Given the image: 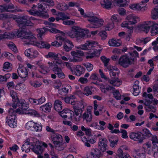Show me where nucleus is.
Listing matches in <instances>:
<instances>
[{"label": "nucleus", "instance_id": "nucleus-1", "mask_svg": "<svg viewBox=\"0 0 158 158\" xmlns=\"http://www.w3.org/2000/svg\"><path fill=\"white\" fill-rule=\"evenodd\" d=\"M30 18L27 15H24L16 18V21L18 26L23 29H16L12 32H6L0 34V41L3 39H12L15 37H22L31 40L30 41H33L35 39L33 36L25 32L24 28L26 26H31L32 23L30 21Z\"/></svg>", "mask_w": 158, "mask_h": 158}, {"label": "nucleus", "instance_id": "nucleus-2", "mask_svg": "<svg viewBox=\"0 0 158 158\" xmlns=\"http://www.w3.org/2000/svg\"><path fill=\"white\" fill-rule=\"evenodd\" d=\"M81 14L84 17L87 18V20L91 23L87 25V27L90 28H98L101 27L103 24L104 20L101 18L98 17L93 13H88L84 15V10L81 8L78 9Z\"/></svg>", "mask_w": 158, "mask_h": 158}, {"label": "nucleus", "instance_id": "nucleus-3", "mask_svg": "<svg viewBox=\"0 0 158 158\" xmlns=\"http://www.w3.org/2000/svg\"><path fill=\"white\" fill-rule=\"evenodd\" d=\"M66 35L72 39L76 38L77 41L80 40L85 36L83 30L77 26H73L71 29L66 32Z\"/></svg>", "mask_w": 158, "mask_h": 158}, {"label": "nucleus", "instance_id": "nucleus-4", "mask_svg": "<svg viewBox=\"0 0 158 158\" xmlns=\"http://www.w3.org/2000/svg\"><path fill=\"white\" fill-rule=\"evenodd\" d=\"M17 120L15 112L13 109L10 108L8 110V114L6 117V123L11 127L15 128L17 126Z\"/></svg>", "mask_w": 158, "mask_h": 158}, {"label": "nucleus", "instance_id": "nucleus-5", "mask_svg": "<svg viewBox=\"0 0 158 158\" xmlns=\"http://www.w3.org/2000/svg\"><path fill=\"white\" fill-rule=\"evenodd\" d=\"M25 32L27 33L28 34L31 35L33 36V37L35 39V40H34V41L31 42L30 41L31 40H28V39H27L22 38V39H24L25 40L24 41L26 42V44H27L36 45L38 47L40 48H45L46 49H49L50 48V44L46 42L42 41H41L39 42H36V40L35 37L33 35H32V33L30 31L27 32V30H25Z\"/></svg>", "mask_w": 158, "mask_h": 158}, {"label": "nucleus", "instance_id": "nucleus-6", "mask_svg": "<svg viewBox=\"0 0 158 158\" xmlns=\"http://www.w3.org/2000/svg\"><path fill=\"white\" fill-rule=\"evenodd\" d=\"M134 62L133 58H130L127 55L121 56L119 59L118 63L124 68H127Z\"/></svg>", "mask_w": 158, "mask_h": 158}, {"label": "nucleus", "instance_id": "nucleus-7", "mask_svg": "<svg viewBox=\"0 0 158 158\" xmlns=\"http://www.w3.org/2000/svg\"><path fill=\"white\" fill-rule=\"evenodd\" d=\"M25 127L27 129L31 131L40 132L42 131V126L41 124L30 121L26 124Z\"/></svg>", "mask_w": 158, "mask_h": 158}, {"label": "nucleus", "instance_id": "nucleus-8", "mask_svg": "<svg viewBox=\"0 0 158 158\" xmlns=\"http://www.w3.org/2000/svg\"><path fill=\"white\" fill-rule=\"evenodd\" d=\"M56 39L57 40L63 41L64 44L63 47L64 50L67 52L71 50L72 48L74 47L73 42L69 40H65L64 38L61 35H59L56 37Z\"/></svg>", "mask_w": 158, "mask_h": 158}, {"label": "nucleus", "instance_id": "nucleus-9", "mask_svg": "<svg viewBox=\"0 0 158 158\" xmlns=\"http://www.w3.org/2000/svg\"><path fill=\"white\" fill-rule=\"evenodd\" d=\"M36 6L33 5L31 8L27 10V11L30 15L34 16H37L44 18L48 17V14L47 13H43L41 11H38L36 9Z\"/></svg>", "mask_w": 158, "mask_h": 158}, {"label": "nucleus", "instance_id": "nucleus-10", "mask_svg": "<svg viewBox=\"0 0 158 158\" xmlns=\"http://www.w3.org/2000/svg\"><path fill=\"white\" fill-rule=\"evenodd\" d=\"M71 54L73 56V59L71 61L74 62H80L82 61V59L81 56L84 55L83 51L76 50L75 51H72L71 52Z\"/></svg>", "mask_w": 158, "mask_h": 158}, {"label": "nucleus", "instance_id": "nucleus-11", "mask_svg": "<svg viewBox=\"0 0 158 158\" xmlns=\"http://www.w3.org/2000/svg\"><path fill=\"white\" fill-rule=\"evenodd\" d=\"M98 42L97 41H87L86 42L83 44L76 47L77 49H81L83 50H89L93 49L94 48V45L97 44Z\"/></svg>", "mask_w": 158, "mask_h": 158}, {"label": "nucleus", "instance_id": "nucleus-12", "mask_svg": "<svg viewBox=\"0 0 158 158\" xmlns=\"http://www.w3.org/2000/svg\"><path fill=\"white\" fill-rule=\"evenodd\" d=\"M103 154L99 149L95 148L91 149L90 151L86 154L87 158H100Z\"/></svg>", "mask_w": 158, "mask_h": 158}, {"label": "nucleus", "instance_id": "nucleus-13", "mask_svg": "<svg viewBox=\"0 0 158 158\" xmlns=\"http://www.w3.org/2000/svg\"><path fill=\"white\" fill-rule=\"evenodd\" d=\"M85 71L84 68L79 65H74L71 69L73 73L77 76H80L84 74Z\"/></svg>", "mask_w": 158, "mask_h": 158}, {"label": "nucleus", "instance_id": "nucleus-14", "mask_svg": "<svg viewBox=\"0 0 158 158\" xmlns=\"http://www.w3.org/2000/svg\"><path fill=\"white\" fill-rule=\"evenodd\" d=\"M75 114V120L78 122L80 121L81 117V113L82 112L83 110L84 106H81V107H80L78 106H73Z\"/></svg>", "mask_w": 158, "mask_h": 158}, {"label": "nucleus", "instance_id": "nucleus-15", "mask_svg": "<svg viewBox=\"0 0 158 158\" xmlns=\"http://www.w3.org/2000/svg\"><path fill=\"white\" fill-rule=\"evenodd\" d=\"M14 9V6L12 4L8 5H0V12L7 11L12 13H15L18 11V10Z\"/></svg>", "mask_w": 158, "mask_h": 158}, {"label": "nucleus", "instance_id": "nucleus-16", "mask_svg": "<svg viewBox=\"0 0 158 158\" xmlns=\"http://www.w3.org/2000/svg\"><path fill=\"white\" fill-rule=\"evenodd\" d=\"M52 141L56 148L57 150H62L65 146L66 143L63 139H53Z\"/></svg>", "mask_w": 158, "mask_h": 158}, {"label": "nucleus", "instance_id": "nucleus-17", "mask_svg": "<svg viewBox=\"0 0 158 158\" xmlns=\"http://www.w3.org/2000/svg\"><path fill=\"white\" fill-rule=\"evenodd\" d=\"M60 116L64 118H68L72 120L73 116L74 115L73 111L69 109H64L59 113Z\"/></svg>", "mask_w": 158, "mask_h": 158}, {"label": "nucleus", "instance_id": "nucleus-18", "mask_svg": "<svg viewBox=\"0 0 158 158\" xmlns=\"http://www.w3.org/2000/svg\"><path fill=\"white\" fill-rule=\"evenodd\" d=\"M26 56L30 58L36 57L38 55V52L35 49L32 48L27 49L24 52Z\"/></svg>", "mask_w": 158, "mask_h": 158}, {"label": "nucleus", "instance_id": "nucleus-19", "mask_svg": "<svg viewBox=\"0 0 158 158\" xmlns=\"http://www.w3.org/2000/svg\"><path fill=\"white\" fill-rule=\"evenodd\" d=\"M107 140L106 139H101L98 143L99 149L103 152L106 151L107 147Z\"/></svg>", "mask_w": 158, "mask_h": 158}, {"label": "nucleus", "instance_id": "nucleus-20", "mask_svg": "<svg viewBox=\"0 0 158 158\" xmlns=\"http://www.w3.org/2000/svg\"><path fill=\"white\" fill-rule=\"evenodd\" d=\"M151 23L150 21H148L144 22L140 26V28L141 30L145 33H147L149 31L150 27L152 26V23Z\"/></svg>", "mask_w": 158, "mask_h": 158}, {"label": "nucleus", "instance_id": "nucleus-21", "mask_svg": "<svg viewBox=\"0 0 158 158\" xmlns=\"http://www.w3.org/2000/svg\"><path fill=\"white\" fill-rule=\"evenodd\" d=\"M81 118L87 123L90 122L92 119V113L90 111H86L81 115Z\"/></svg>", "mask_w": 158, "mask_h": 158}, {"label": "nucleus", "instance_id": "nucleus-22", "mask_svg": "<svg viewBox=\"0 0 158 158\" xmlns=\"http://www.w3.org/2000/svg\"><path fill=\"white\" fill-rule=\"evenodd\" d=\"M100 4L103 8L110 10L112 7V1L110 0H101L100 1Z\"/></svg>", "mask_w": 158, "mask_h": 158}, {"label": "nucleus", "instance_id": "nucleus-23", "mask_svg": "<svg viewBox=\"0 0 158 158\" xmlns=\"http://www.w3.org/2000/svg\"><path fill=\"white\" fill-rule=\"evenodd\" d=\"M15 105H16V107L18 106L22 110H26L29 107V104L23 100L20 101L19 100L18 102H16Z\"/></svg>", "mask_w": 158, "mask_h": 158}, {"label": "nucleus", "instance_id": "nucleus-24", "mask_svg": "<svg viewBox=\"0 0 158 158\" xmlns=\"http://www.w3.org/2000/svg\"><path fill=\"white\" fill-rule=\"evenodd\" d=\"M126 19L129 22L130 25H133L136 23L139 20L138 17L133 14L128 15L126 18Z\"/></svg>", "mask_w": 158, "mask_h": 158}, {"label": "nucleus", "instance_id": "nucleus-25", "mask_svg": "<svg viewBox=\"0 0 158 158\" xmlns=\"http://www.w3.org/2000/svg\"><path fill=\"white\" fill-rule=\"evenodd\" d=\"M145 5L144 6H142L139 4H132L129 5V6L130 9L133 10L138 11H144L146 10V6Z\"/></svg>", "mask_w": 158, "mask_h": 158}, {"label": "nucleus", "instance_id": "nucleus-26", "mask_svg": "<svg viewBox=\"0 0 158 158\" xmlns=\"http://www.w3.org/2000/svg\"><path fill=\"white\" fill-rule=\"evenodd\" d=\"M52 104L50 102H48L40 107V110L45 113L50 112L52 107Z\"/></svg>", "mask_w": 158, "mask_h": 158}, {"label": "nucleus", "instance_id": "nucleus-27", "mask_svg": "<svg viewBox=\"0 0 158 158\" xmlns=\"http://www.w3.org/2000/svg\"><path fill=\"white\" fill-rule=\"evenodd\" d=\"M10 94L12 98V101L14 103L12 104V106L13 108L15 109L16 106L15 105V103L18 102L19 99L17 97V94L14 90H11L10 92Z\"/></svg>", "mask_w": 158, "mask_h": 158}, {"label": "nucleus", "instance_id": "nucleus-28", "mask_svg": "<svg viewBox=\"0 0 158 158\" xmlns=\"http://www.w3.org/2000/svg\"><path fill=\"white\" fill-rule=\"evenodd\" d=\"M152 23V27L151 30V35L154 36L158 34V23H154L152 21H151Z\"/></svg>", "mask_w": 158, "mask_h": 158}, {"label": "nucleus", "instance_id": "nucleus-29", "mask_svg": "<svg viewBox=\"0 0 158 158\" xmlns=\"http://www.w3.org/2000/svg\"><path fill=\"white\" fill-rule=\"evenodd\" d=\"M39 1L40 3H38L37 4L36 7L39 10H41L43 11H44L45 8L43 6V4L44 3H40V2H48L50 4L53 3V1L52 0H39Z\"/></svg>", "mask_w": 158, "mask_h": 158}, {"label": "nucleus", "instance_id": "nucleus-30", "mask_svg": "<svg viewBox=\"0 0 158 158\" xmlns=\"http://www.w3.org/2000/svg\"><path fill=\"white\" fill-rule=\"evenodd\" d=\"M17 71L19 76L22 78H25L28 75V72L27 70L20 67V66H19Z\"/></svg>", "mask_w": 158, "mask_h": 158}, {"label": "nucleus", "instance_id": "nucleus-31", "mask_svg": "<svg viewBox=\"0 0 158 158\" xmlns=\"http://www.w3.org/2000/svg\"><path fill=\"white\" fill-rule=\"evenodd\" d=\"M56 8L61 11H64L68 10L69 6L65 3L62 2L61 3L57 2Z\"/></svg>", "mask_w": 158, "mask_h": 158}, {"label": "nucleus", "instance_id": "nucleus-32", "mask_svg": "<svg viewBox=\"0 0 158 158\" xmlns=\"http://www.w3.org/2000/svg\"><path fill=\"white\" fill-rule=\"evenodd\" d=\"M46 129L48 132L52 133V135L53 136V138H62V136L61 135L58 133H56V131L49 127L46 126Z\"/></svg>", "mask_w": 158, "mask_h": 158}, {"label": "nucleus", "instance_id": "nucleus-33", "mask_svg": "<svg viewBox=\"0 0 158 158\" xmlns=\"http://www.w3.org/2000/svg\"><path fill=\"white\" fill-rule=\"evenodd\" d=\"M108 82L114 86H118L122 84V81L118 78H115L109 80Z\"/></svg>", "mask_w": 158, "mask_h": 158}, {"label": "nucleus", "instance_id": "nucleus-34", "mask_svg": "<svg viewBox=\"0 0 158 158\" xmlns=\"http://www.w3.org/2000/svg\"><path fill=\"white\" fill-rule=\"evenodd\" d=\"M26 114L34 117H38L40 116V114L36 110L30 109H29L26 111Z\"/></svg>", "mask_w": 158, "mask_h": 158}, {"label": "nucleus", "instance_id": "nucleus-35", "mask_svg": "<svg viewBox=\"0 0 158 158\" xmlns=\"http://www.w3.org/2000/svg\"><path fill=\"white\" fill-rule=\"evenodd\" d=\"M82 141L84 143L85 146L88 147H90L89 143L93 144L96 141V139H82Z\"/></svg>", "mask_w": 158, "mask_h": 158}, {"label": "nucleus", "instance_id": "nucleus-36", "mask_svg": "<svg viewBox=\"0 0 158 158\" xmlns=\"http://www.w3.org/2000/svg\"><path fill=\"white\" fill-rule=\"evenodd\" d=\"M32 146H33V148L32 149V151L35 154L39 155L43 151L42 147L40 145H35L34 146L33 144L31 145Z\"/></svg>", "mask_w": 158, "mask_h": 158}, {"label": "nucleus", "instance_id": "nucleus-37", "mask_svg": "<svg viewBox=\"0 0 158 158\" xmlns=\"http://www.w3.org/2000/svg\"><path fill=\"white\" fill-rule=\"evenodd\" d=\"M62 102L59 100H56L54 103V108L57 111H60L62 109Z\"/></svg>", "mask_w": 158, "mask_h": 158}, {"label": "nucleus", "instance_id": "nucleus-38", "mask_svg": "<svg viewBox=\"0 0 158 158\" xmlns=\"http://www.w3.org/2000/svg\"><path fill=\"white\" fill-rule=\"evenodd\" d=\"M108 44L109 46L112 47H118L121 45L120 43L118 42L114 38L109 40Z\"/></svg>", "mask_w": 158, "mask_h": 158}, {"label": "nucleus", "instance_id": "nucleus-39", "mask_svg": "<svg viewBox=\"0 0 158 158\" xmlns=\"http://www.w3.org/2000/svg\"><path fill=\"white\" fill-rule=\"evenodd\" d=\"M143 135L140 132L137 131L135 132H131L129 135L130 138H140Z\"/></svg>", "mask_w": 158, "mask_h": 158}, {"label": "nucleus", "instance_id": "nucleus-40", "mask_svg": "<svg viewBox=\"0 0 158 158\" xmlns=\"http://www.w3.org/2000/svg\"><path fill=\"white\" fill-rule=\"evenodd\" d=\"M89 73L88 72L86 73L84 75V77H81L78 80V81L81 84H84L87 83L88 82V80L87 78L89 76Z\"/></svg>", "mask_w": 158, "mask_h": 158}, {"label": "nucleus", "instance_id": "nucleus-41", "mask_svg": "<svg viewBox=\"0 0 158 158\" xmlns=\"http://www.w3.org/2000/svg\"><path fill=\"white\" fill-rule=\"evenodd\" d=\"M139 81H136L135 82V84L133 85V89L134 91L133 92V94L135 96H137L139 95V87L138 85Z\"/></svg>", "mask_w": 158, "mask_h": 158}, {"label": "nucleus", "instance_id": "nucleus-42", "mask_svg": "<svg viewBox=\"0 0 158 158\" xmlns=\"http://www.w3.org/2000/svg\"><path fill=\"white\" fill-rule=\"evenodd\" d=\"M151 141L153 144L152 151L154 152H157L158 151V147L156 145V143L158 144V139H151Z\"/></svg>", "mask_w": 158, "mask_h": 158}, {"label": "nucleus", "instance_id": "nucleus-43", "mask_svg": "<svg viewBox=\"0 0 158 158\" xmlns=\"http://www.w3.org/2000/svg\"><path fill=\"white\" fill-rule=\"evenodd\" d=\"M89 79L90 80L93 81H102L101 79L99 77L98 74L96 73H92L90 75Z\"/></svg>", "mask_w": 158, "mask_h": 158}, {"label": "nucleus", "instance_id": "nucleus-44", "mask_svg": "<svg viewBox=\"0 0 158 158\" xmlns=\"http://www.w3.org/2000/svg\"><path fill=\"white\" fill-rule=\"evenodd\" d=\"M129 156V155L127 154L123 153V150L120 149H119L118 151V154L117 155V157L118 158H126Z\"/></svg>", "mask_w": 158, "mask_h": 158}, {"label": "nucleus", "instance_id": "nucleus-45", "mask_svg": "<svg viewBox=\"0 0 158 158\" xmlns=\"http://www.w3.org/2000/svg\"><path fill=\"white\" fill-rule=\"evenodd\" d=\"M41 69L40 72L42 73L45 74L47 73L49 71V68L44 64L39 65Z\"/></svg>", "mask_w": 158, "mask_h": 158}, {"label": "nucleus", "instance_id": "nucleus-46", "mask_svg": "<svg viewBox=\"0 0 158 158\" xmlns=\"http://www.w3.org/2000/svg\"><path fill=\"white\" fill-rule=\"evenodd\" d=\"M58 54H56L54 52H49L48 54L45 56L47 58H50L52 59H53L56 60L58 58Z\"/></svg>", "mask_w": 158, "mask_h": 158}, {"label": "nucleus", "instance_id": "nucleus-47", "mask_svg": "<svg viewBox=\"0 0 158 158\" xmlns=\"http://www.w3.org/2000/svg\"><path fill=\"white\" fill-rule=\"evenodd\" d=\"M10 64L8 62H6L4 63L3 67V70L5 71L9 72L11 70Z\"/></svg>", "mask_w": 158, "mask_h": 158}, {"label": "nucleus", "instance_id": "nucleus-48", "mask_svg": "<svg viewBox=\"0 0 158 158\" xmlns=\"http://www.w3.org/2000/svg\"><path fill=\"white\" fill-rule=\"evenodd\" d=\"M81 130L82 131L85 132L86 135L89 136L92 135V131L90 128L88 127L85 128L83 126H81Z\"/></svg>", "mask_w": 158, "mask_h": 158}, {"label": "nucleus", "instance_id": "nucleus-49", "mask_svg": "<svg viewBox=\"0 0 158 158\" xmlns=\"http://www.w3.org/2000/svg\"><path fill=\"white\" fill-rule=\"evenodd\" d=\"M114 2L115 6L124 7L126 5L124 3L123 0H114Z\"/></svg>", "mask_w": 158, "mask_h": 158}, {"label": "nucleus", "instance_id": "nucleus-50", "mask_svg": "<svg viewBox=\"0 0 158 158\" xmlns=\"http://www.w3.org/2000/svg\"><path fill=\"white\" fill-rule=\"evenodd\" d=\"M145 108L147 112H149L152 111L153 113H155L156 112V107L153 106L152 105H149L148 106H146L145 107Z\"/></svg>", "mask_w": 158, "mask_h": 158}, {"label": "nucleus", "instance_id": "nucleus-51", "mask_svg": "<svg viewBox=\"0 0 158 158\" xmlns=\"http://www.w3.org/2000/svg\"><path fill=\"white\" fill-rule=\"evenodd\" d=\"M83 65L86 69L88 72L91 71L93 69L94 66L92 64L89 62L84 63L83 64Z\"/></svg>", "mask_w": 158, "mask_h": 158}, {"label": "nucleus", "instance_id": "nucleus-52", "mask_svg": "<svg viewBox=\"0 0 158 158\" xmlns=\"http://www.w3.org/2000/svg\"><path fill=\"white\" fill-rule=\"evenodd\" d=\"M92 88L89 86L85 87L83 91V93L86 96H88L92 94Z\"/></svg>", "mask_w": 158, "mask_h": 158}, {"label": "nucleus", "instance_id": "nucleus-53", "mask_svg": "<svg viewBox=\"0 0 158 158\" xmlns=\"http://www.w3.org/2000/svg\"><path fill=\"white\" fill-rule=\"evenodd\" d=\"M7 46L15 53H17L18 50L15 44L12 42H10L7 44Z\"/></svg>", "mask_w": 158, "mask_h": 158}, {"label": "nucleus", "instance_id": "nucleus-54", "mask_svg": "<svg viewBox=\"0 0 158 158\" xmlns=\"http://www.w3.org/2000/svg\"><path fill=\"white\" fill-rule=\"evenodd\" d=\"M130 25L129 22L127 21L123 22L121 24L122 27H126L130 30L131 31H132L133 29V27L132 26H130Z\"/></svg>", "mask_w": 158, "mask_h": 158}, {"label": "nucleus", "instance_id": "nucleus-55", "mask_svg": "<svg viewBox=\"0 0 158 158\" xmlns=\"http://www.w3.org/2000/svg\"><path fill=\"white\" fill-rule=\"evenodd\" d=\"M153 92L154 95L156 98H158V85L155 84L152 86Z\"/></svg>", "mask_w": 158, "mask_h": 158}, {"label": "nucleus", "instance_id": "nucleus-56", "mask_svg": "<svg viewBox=\"0 0 158 158\" xmlns=\"http://www.w3.org/2000/svg\"><path fill=\"white\" fill-rule=\"evenodd\" d=\"M111 20L114 22H117L120 21L121 19L119 18L118 15H114L111 17Z\"/></svg>", "mask_w": 158, "mask_h": 158}, {"label": "nucleus", "instance_id": "nucleus-57", "mask_svg": "<svg viewBox=\"0 0 158 158\" xmlns=\"http://www.w3.org/2000/svg\"><path fill=\"white\" fill-rule=\"evenodd\" d=\"M99 124L100 126H99L97 124V129L102 131L103 130L105 129L104 126L105 125L106 123L103 121H99Z\"/></svg>", "mask_w": 158, "mask_h": 158}, {"label": "nucleus", "instance_id": "nucleus-58", "mask_svg": "<svg viewBox=\"0 0 158 158\" xmlns=\"http://www.w3.org/2000/svg\"><path fill=\"white\" fill-rule=\"evenodd\" d=\"M52 70L55 74L57 75L59 73L61 72L62 70L57 65L55 64L54 66L52 69Z\"/></svg>", "mask_w": 158, "mask_h": 158}, {"label": "nucleus", "instance_id": "nucleus-59", "mask_svg": "<svg viewBox=\"0 0 158 158\" xmlns=\"http://www.w3.org/2000/svg\"><path fill=\"white\" fill-rule=\"evenodd\" d=\"M37 31L38 33V36L41 38L43 35L46 31V28L44 27L41 29H38Z\"/></svg>", "mask_w": 158, "mask_h": 158}, {"label": "nucleus", "instance_id": "nucleus-60", "mask_svg": "<svg viewBox=\"0 0 158 158\" xmlns=\"http://www.w3.org/2000/svg\"><path fill=\"white\" fill-rule=\"evenodd\" d=\"M30 83L31 85L35 88L40 87L41 85V82L38 81H31L30 82Z\"/></svg>", "mask_w": 158, "mask_h": 158}, {"label": "nucleus", "instance_id": "nucleus-61", "mask_svg": "<svg viewBox=\"0 0 158 158\" xmlns=\"http://www.w3.org/2000/svg\"><path fill=\"white\" fill-rule=\"evenodd\" d=\"M99 35L102 40H106L107 36V33L105 31H102L99 32Z\"/></svg>", "mask_w": 158, "mask_h": 158}, {"label": "nucleus", "instance_id": "nucleus-62", "mask_svg": "<svg viewBox=\"0 0 158 158\" xmlns=\"http://www.w3.org/2000/svg\"><path fill=\"white\" fill-rule=\"evenodd\" d=\"M101 59L102 61L104 64V65L105 67H107L108 64L110 60L109 59H107L106 57L102 56L101 57Z\"/></svg>", "mask_w": 158, "mask_h": 158}, {"label": "nucleus", "instance_id": "nucleus-63", "mask_svg": "<svg viewBox=\"0 0 158 158\" xmlns=\"http://www.w3.org/2000/svg\"><path fill=\"white\" fill-rule=\"evenodd\" d=\"M59 16L60 17L62 20H64L65 19H68L70 18L69 16L67 15L63 12L59 13Z\"/></svg>", "mask_w": 158, "mask_h": 158}, {"label": "nucleus", "instance_id": "nucleus-64", "mask_svg": "<svg viewBox=\"0 0 158 158\" xmlns=\"http://www.w3.org/2000/svg\"><path fill=\"white\" fill-rule=\"evenodd\" d=\"M137 151H135L133 153V157L135 158H145V155L144 153L143 152L139 153L138 155H136L135 154V153L137 152Z\"/></svg>", "mask_w": 158, "mask_h": 158}]
</instances>
